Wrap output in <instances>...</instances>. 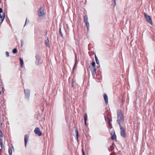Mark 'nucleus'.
<instances>
[{
  "instance_id": "obj_36",
  "label": "nucleus",
  "mask_w": 155,
  "mask_h": 155,
  "mask_svg": "<svg viewBox=\"0 0 155 155\" xmlns=\"http://www.w3.org/2000/svg\"><path fill=\"white\" fill-rule=\"evenodd\" d=\"M12 148H14V147L13 146H12Z\"/></svg>"
},
{
  "instance_id": "obj_8",
  "label": "nucleus",
  "mask_w": 155,
  "mask_h": 155,
  "mask_svg": "<svg viewBox=\"0 0 155 155\" xmlns=\"http://www.w3.org/2000/svg\"><path fill=\"white\" fill-rule=\"evenodd\" d=\"M28 136L26 135L25 136V147L26 146L27 142L28 141Z\"/></svg>"
},
{
  "instance_id": "obj_3",
  "label": "nucleus",
  "mask_w": 155,
  "mask_h": 155,
  "mask_svg": "<svg viewBox=\"0 0 155 155\" xmlns=\"http://www.w3.org/2000/svg\"><path fill=\"white\" fill-rule=\"evenodd\" d=\"M144 15L146 21L149 24H152V22L150 17L146 13H144Z\"/></svg>"
},
{
  "instance_id": "obj_29",
  "label": "nucleus",
  "mask_w": 155,
  "mask_h": 155,
  "mask_svg": "<svg viewBox=\"0 0 155 155\" xmlns=\"http://www.w3.org/2000/svg\"><path fill=\"white\" fill-rule=\"evenodd\" d=\"M3 12V10H2V9L1 8H0V13H2Z\"/></svg>"
},
{
  "instance_id": "obj_10",
  "label": "nucleus",
  "mask_w": 155,
  "mask_h": 155,
  "mask_svg": "<svg viewBox=\"0 0 155 155\" xmlns=\"http://www.w3.org/2000/svg\"><path fill=\"white\" fill-rule=\"evenodd\" d=\"M36 59L35 64L37 65H38L39 63V61H40V58L39 57V56H36Z\"/></svg>"
},
{
  "instance_id": "obj_6",
  "label": "nucleus",
  "mask_w": 155,
  "mask_h": 155,
  "mask_svg": "<svg viewBox=\"0 0 155 155\" xmlns=\"http://www.w3.org/2000/svg\"><path fill=\"white\" fill-rule=\"evenodd\" d=\"M110 134L111 136V139L112 140H115L116 139V136L114 131H112L111 132Z\"/></svg>"
},
{
  "instance_id": "obj_15",
  "label": "nucleus",
  "mask_w": 155,
  "mask_h": 155,
  "mask_svg": "<svg viewBox=\"0 0 155 155\" xmlns=\"http://www.w3.org/2000/svg\"><path fill=\"white\" fill-rule=\"evenodd\" d=\"M20 64H21V67H23V64H24L23 60L21 58H20Z\"/></svg>"
},
{
  "instance_id": "obj_20",
  "label": "nucleus",
  "mask_w": 155,
  "mask_h": 155,
  "mask_svg": "<svg viewBox=\"0 0 155 155\" xmlns=\"http://www.w3.org/2000/svg\"><path fill=\"white\" fill-rule=\"evenodd\" d=\"M84 118V121H86L87 118V114L86 113L85 114Z\"/></svg>"
},
{
  "instance_id": "obj_27",
  "label": "nucleus",
  "mask_w": 155,
  "mask_h": 155,
  "mask_svg": "<svg viewBox=\"0 0 155 155\" xmlns=\"http://www.w3.org/2000/svg\"><path fill=\"white\" fill-rule=\"evenodd\" d=\"M59 32H60V35H61V36L62 37V33L61 32V29L60 28V29H59Z\"/></svg>"
},
{
  "instance_id": "obj_4",
  "label": "nucleus",
  "mask_w": 155,
  "mask_h": 155,
  "mask_svg": "<svg viewBox=\"0 0 155 155\" xmlns=\"http://www.w3.org/2000/svg\"><path fill=\"white\" fill-rule=\"evenodd\" d=\"M120 134L121 136L125 138L126 137V132L125 131L122 127L120 125Z\"/></svg>"
},
{
  "instance_id": "obj_14",
  "label": "nucleus",
  "mask_w": 155,
  "mask_h": 155,
  "mask_svg": "<svg viewBox=\"0 0 155 155\" xmlns=\"http://www.w3.org/2000/svg\"><path fill=\"white\" fill-rule=\"evenodd\" d=\"M45 44L46 46L47 47H49L50 45L49 44V41L48 39L45 41Z\"/></svg>"
},
{
  "instance_id": "obj_2",
  "label": "nucleus",
  "mask_w": 155,
  "mask_h": 155,
  "mask_svg": "<svg viewBox=\"0 0 155 155\" xmlns=\"http://www.w3.org/2000/svg\"><path fill=\"white\" fill-rule=\"evenodd\" d=\"M38 16L40 18H45V14L44 8L41 7L38 12Z\"/></svg>"
},
{
  "instance_id": "obj_13",
  "label": "nucleus",
  "mask_w": 155,
  "mask_h": 155,
  "mask_svg": "<svg viewBox=\"0 0 155 155\" xmlns=\"http://www.w3.org/2000/svg\"><path fill=\"white\" fill-rule=\"evenodd\" d=\"M77 58L76 56H75V64H74V67L73 68V72L74 71V69L75 68L76 65L77 64Z\"/></svg>"
},
{
  "instance_id": "obj_1",
  "label": "nucleus",
  "mask_w": 155,
  "mask_h": 155,
  "mask_svg": "<svg viewBox=\"0 0 155 155\" xmlns=\"http://www.w3.org/2000/svg\"><path fill=\"white\" fill-rule=\"evenodd\" d=\"M117 120L118 123L120 125V123L123 122V115L121 110H117Z\"/></svg>"
},
{
  "instance_id": "obj_17",
  "label": "nucleus",
  "mask_w": 155,
  "mask_h": 155,
  "mask_svg": "<svg viewBox=\"0 0 155 155\" xmlns=\"http://www.w3.org/2000/svg\"><path fill=\"white\" fill-rule=\"evenodd\" d=\"M84 22L85 23V24L86 25L87 29H88L89 28V23H88V22L87 21H84Z\"/></svg>"
},
{
  "instance_id": "obj_22",
  "label": "nucleus",
  "mask_w": 155,
  "mask_h": 155,
  "mask_svg": "<svg viewBox=\"0 0 155 155\" xmlns=\"http://www.w3.org/2000/svg\"><path fill=\"white\" fill-rule=\"evenodd\" d=\"M95 63L94 62H93L92 63V66L91 68H94L95 67Z\"/></svg>"
},
{
  "instance_id": "obj_5",
  "label": "nucleus",
  "mask_w": 155,
  "mask_h": 155,
  "mask_svg": "<svg viewBox=\"0 0 155 155\" xmlns=\"http://www.w3.org/2000/svg\"><path fill=\"white\" fill-rule=\"evenodd\" d=\"M34 132L35 134L38 135L39 136H40L42 134V133L40 130L39 128L38 127H36L35 130Z\"/></svg>"
},
{
  "instance_id": "obj_28",
  "label": "nucleus",
  "mask_w": 155,
  "mask_h": 155,
  "mask_svg": "<svg viewBox=\"0 0 155 155\" xmlns=\"http://www.w3.org/2000/svg\"><path fill=\"white\" fill-rule=\"evenodd\" d=\"M21 46H22L23 44V41L22 40L21 41Z\"/></svg>"
},
{
  "instance_id": "obj_11",
  "label": "nucleus",
  "mask_w": 155,
  "mask_h": 155,
  "mask_svg": "<svg viewBox=\"0 0 155 155\" xmlns=\"http://www.w3.org/2000/svg\"><path fill=\"white\" fill-rule=\"evenodd\" d=\"M91 70L93 74L95 75L96 74V69L95 67L91 68Z\"/></svg>"
},
{
  "instance_id": "obj_7",
  "label": "nucleus",
  "mask_w": 155,
  "mask_h": 155,
  "mask_svg": "<svg viewBox=\"0 0 155 155\" xmlns=\"http://www.w3.org/2000/svg\"><path fill=\"white\" fill-rule=\"evenodd\" d=\"M25 93L27 98H28L30 95V91L29 90H25Z\"/></svg>"
},
{
  "instance_id": "obj_21",
  "label": "nucleus",
  "mask_w": 155,
  "mask_h": 155,
  "mask_svg": "<svg viewBox=\"0 0 155 155\" xmlns=\"http://www.w3.org/2000/svg\"><path fill=\"white\" fill-rule=\"evenodd\" d=\"M88 20V18L87 16L86 15L84 17V21H87Z\"/></svg>"
},
{
  "instance_id": "obj_9",
  "label": "nucleus",
  "mask_w": 155,
  "mask_h": 155,
  "mask_svg": "<svg viewBox=\"0 0 155 155\" xmlns=\"http://www.w3.org/2000/svg\"><path fill=\"white\" fill-rule=\"evenodd\" d=\"M104 99L106 104H107L108 103V98L107 96L105 94H104Z\"/></svg>"
},
{
  "instance_id": "obj_24",
  "label": "nucleus",
  "mask_w": 155,
  "mask_h": 155,
  "mask_svg": "<svg viewBox=\"0 0 155 155\" xmlns=\"http://www.w3.org/2000/svg\"><path fill=\"white\" fill-rule=\"evenodd\" d=\"M0 144L1 147H2V139H0Z\"/></svg>"
},
{
  "instance_id": "obj_12",
  "label": "nucleus",
  "mask_w": 155,
  "mask_h": 155,
  "mask_svg": "<svg viewBox=\"0 0 155 155\" xmlns=\"http://www.w3.org/2000/svg\"><path fill=\"white\" fill-rule=\"evenodd\" d=\"M77 58L76 56H75V64H74V67L73 68V72L74 71V69L75 68L76 65L77 64Z\"/></svg>"
},
{
  "instance_id": "obj_25",
  "label": "nucleus",
  "mask_w": 155,
  "mask_h": 155,
  "mask_svg": "<svg viewBox=\"0 0 155 155\" xmlns=\"http://www.w3.org/2000/svg\"><path fill=\"white\" fill-rule=\"evenodd\" d=\"M3 134L2 131L0 130V137H2Z\"/></svg>"
},
{
  "instance_id": "obj_33",
  "label": "nucleus",
  "mask_w": 155,
  "mask_h": 155,
  "mask_svg": "<svg viewBox=\"0 0 155 155\" xmlns=\"http://www.w3.org/2000/svg\"><path fill=\"white\" fill-rule=\"evenodd\" d=\"M84 124L86 126L87 125L86 124V121H84Z\"/></svg>"
},
{
  "instance_id": "obj_32",
  "label": "nucleus",
  "mask_w": 155,
  "mask_h": 155,
  "mask_svg": "<svg viewBox=\"0 0 155 155\" xmlns=\"http://www.w3.org/2000/svg\"><path fill=\"white\" fill-rule=\"evenodd\" d=\"M76 133H77V135L78 136V131L77 130H76Z\"/></svg>"
},
{
  "instance_id": "obj_18",
  "label": "nucleus",
  "mask_w": 155,
  "mask_h": 155,
  "mask_svg": "<svg viewBox=\"0 0 155 155\" xmlns=\"http://www.w3.org/2000/svg\"><path fill=\"white\" fill-rule=\"evenodd\" d=\"M8 151L9 155H12V149L10 147L9 148Z\"/></svg>"
},
{
  "instance_id": "obj_35",
  "label": "nucleus",
  "mask_w": 155,
  "mask_h": 155,
  "mask_svg": "<svg viewBox=\"0 0 155 155\" xmlns=\"http://www.w3.org/2000/svg\"><path fill=\"white\" fill-rule=\"evenodd\" d=\"M26 21H27V19H26V21H25V25H26Z\"/></svg>"
},
{
  "instance_id": "obj_34",
  "label": "nucleus",
  "mask_w": 155,
  "mask_h": 155,
  "mask_svg": "<svg viewBox=\"0 0 155 155\" xmlns=\"http://www.w3.org/2000/svg\"><path fill=\"white\" fill-rule=\"evenodd\" d=\"M82 153H83V155H85V153L83 151H82Z\"/></svg>"
},
{
  "instance_id": "obj_16",
  "label": "nucleus",
  "mask_w": 155,
  "mask_h": 155,
  "mask_svg": "<svg viewBox=\"0 0 155 155\" xmlns=\"http://www.w3.org/2000/svg\"><path fill=\"white\" fill-rule=\"evenodd\" d=\"M84 22L85 23V24L86 25L87 29H88L89 28V23H88V22L87 21H84Z\"/></svg>"
},
{
  "instance_id": "obj_30",
  "label": "nucleus",
  "mask_w": 155,
  "mask_h": 155,
  "mask_svg": "<svg viewBox=\"0 0 155 155\" xmlns=\"http://www.w3.org/2000/svg\"><path fill=\"white\" fill-rule=\"evenodd\" d=\"M105 119L106 120H109V122L110 123V120L107 117H105Z\"/></svg>"
},
{
  "instance_id": "obj_26",
  "label": "nucleus",
  "mask_w": 155,
  "mask_h": 155,
  "mask_svg": "<svg viewBox=\"0 0 155 155\" xmlns=\"http://www.w3.org/2000/svg\"><path fill=\"white\" fill-rule=\"evenodd\" d=\"M6 54L7 57H8L9 56V54L8 51H6Z\"/></svg>"
},
{
  "instance_id": "obj_19",
  "label": "nucleus",
  "mask_w": 155,
  "mask_h": 155,
  "mask_svg": "<svg viewBox=\"0 0 155 155\" xmlns=\"http://www.w3.org/2000/svg\"><path fill=\"white\" fill-rule=\"evenodd\" d=\"M95 57L96 63L97 64H99V61L96 55H95Z\"/></svg>"
},
{
  "instance_id": "obj_31",
  "label": "nucleus",
  "mask_w": 155,
  "mask_h": 155,
  "mask_svg": "<svg viewBox=\"0 0 155 155\" xmlns=\"http://www.w3.org/2000/svg\"><path fill=\"white\" fill-rule=\"evenodd\" d=\"M116 0H114V5H116Z\"/></svg>"
},
{
  "instance_id": "obj_23",
  "label": "nucleus",
  "mask_w": 155,
  "mask_h": 155,
  "mask_svg": "<svg viewBox=\"0 0 155 155\" xmlns=\"http://www.w3.org/2000/svg\"><path fill=\"white\" fill-rule=\"evenodd\" d=\"M17 50L16 48H15L13 50V53L14 54H15L17 52Z\"/></svg>"
}]
</instances>
